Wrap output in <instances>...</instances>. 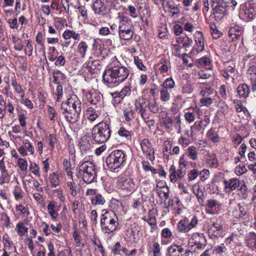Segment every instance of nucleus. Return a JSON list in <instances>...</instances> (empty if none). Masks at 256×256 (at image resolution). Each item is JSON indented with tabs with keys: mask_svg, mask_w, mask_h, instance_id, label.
I'll return each mask as SVG.
<instances>
[{
	"mask_svg": "<svg viewBox=\"0 0 256 256\" xmlns=\"http://www.w3.org/2000/svg\"><path fill=\"white\" fill-rule=\"evenodd\" d=\"M129 74L128 68L118 62L114 66L106 70L102 78L104 82L108 87L113 88L124 82Z\"/></svg>",
	"mask_w": 256,
	"mask_h": 256,
	"instance_id": "1",
	"label": "nucleus"
},
{
	"mask_svg": "<svg viewBox=\"0 0 256 256\" xmlns=\"http://www.w3.org/2000/svg\"><path fill=\"white\" fill-rule=\"evenodd\" d=\"M60 110L68 122L74 124L78 122L82 111V103L76 94H72L62 103Z\"/></svg>",
	"mask_w": 256,
	"mask_h": 256,
	"instance_id": "2",
	"label": "nucleus"
},
{
	"mask_svg": "<svg viewBox=\"0 0 256 256\" xmlns=\"http://www.w3.org/2000/svg\"><path fill=\"white\" fill-rule=\"evenodd\" d=\"M111 134L110 122H101L94 126L92 130V136L95 142L103 144L107 142Z\"/></svg>",
	"mask_w": 256,
	"mask_h": 256,
	"instance_id": "3",
	"label": "nucleus"
},
{
	"mask_svg": "<svg viewBox=\"0 0 256 256\" xmlns=\"http://www.w3.org/2000/svg\"><path fill=\"white\" fill-rule=\"evenodd\" d=\"M118 218L114 212L106 211L102 214L100 228L104 234H110L114 232L118 225Z\"/></svg>",
	"mask_w": 256,
	"mask_h": 256,
	"instance_id": "4",
	"label": "nucleus"
},
{
	"mask_svg": "<svg viewBox=\"0 0 256 256\" xmlns=\"http://www.w3.org/2000/svg\"><path fill=\"white\" fill-rule=\"evenodd\" d=\"M126 154L122 150L112 151L106 158V164L112 170L122 166L126 163Z\"/></svg>",
	"mask_w": 256,
	"mask_h": 256,
	"instance_id": "5",
	"label": "nucleus"
},
{
	"mask_svg": "<svg viewBox=\"0 0 256 256\" xmlns=\"http://www.w3.org/2000/svg\"><path fill=\"white\" fill-rule=\"evenodd\" d=\"M78 174L85 183H92L96 176L95 166L92 162H84L79 166Z\"/></svg>",
	"mask_w": 256,
	"mask_h": 256,
	"instance_id": "6",
	"label": "nucleus"
},
{
	"mask_svg": "<svg viewBox=\"0 0 256 256\" xmlns=\"http://www.w3.org/2000/svg\"><path fill=\"white\" fill-rule=\"evenodd\" d=\"M120 19L118 26L120 38L124 40L130 39L134 34V27L131 20L128 17L120 16L118 14Z\"/></svg>",
	"mask_w": 256,
	"mask_h": 256,
	"instance_id": "7",
	"label": "nucleus"
},
{
	"mask_svg": "<svg viewBox=\"0 0 256 256\" xmlns=\"http://www.w3.org/2000/svg\"><path fill=\"white\" fill-rule=\"evenodd\" d=\"M118 189L125 196L132 194L136 189L134 180L128 176H120L117 180Z\"/></svg>",
	"mask_w": 256,
	"mask_h": 256,
	"instance_id": "8",
	"label": "nucleus"
},
{
	"mask_svg": "<svg viewBox=\"0 0 256 256\" xmlns=\"http://www.w3.org/2000/svg\"><path fill=\"white\" fill-rule=\"evenodd\" d=\"M240 16L246 20H251L256 16V4L253 1H248L241 6Z\"/></svg>",
	"mask_w": 256,
	"mask_h": 256,
	"instance_id": "9",
	"label": "nucleus"
},
{
	"mask_svg": "<svg viewBox=\"0 0 256 256\" xmlns=\"http://www.w3.org/2000/svg\"><path fill=\"white\" fill-rule=\"evenodd\" d=\"M114 0H96L92 4V9L96 15L104 16L113 4Z\"/></svg>",
	"mask_w": 256,
	"mask_h": 256,
	"instance_id": "10",
	"label": "nucleus"
},
{
	"mask_svg": "<svg viewBox=\"0 0 256 256\" xmlns=\"http://www.w3.org/2000/svg\"><path fill=\"white\" fill-rule=\"evenodd\" d=\"M198 218L196 216H193L190 220L184 218L178 224V228L180 232H188L192 228L196 227L198 224Z\"/></svg>",
	"mask_w": 256,
	"mask_h": 256,
	"instance_id": "11",
	"label": "nucleus"
},
{
	"mask_svg": "<svg viewBox=\"0 0 256 256\" xmlns=\"http://www.w3.org/2000/svg\"><path fill=\"white\" fill-rule=\"evenodd\" d=\"M142 153L147 159L154 161L155 159L154 150L152 143L148 139L142 140L140 143Z\"/></svg>",
	"mask_w": 256,
	"mask_h": 256,
	"instance_id": "12",
	"label": "nucleus"
},
{
	"mask_svg": "<svg viewBox=\"0 0 256 256\" xmlns=\"http://www.w3.org/2000/svg\"><path fill=\"white\" fill-rule=\"evenodd\" d=\"M222 228L220 220H217L208 226V234L211 238L220 236L222 234Z\"/></svg>",
	"mask_w": 256,
	"mask_h": 256,
	"instance_id": "13",
	"label": "nucleus"
},
{
	"mask_svg": "<svg viewBox=\"0 0 256 256\" xmlns=\"http://www.w3.org/2000/svg\"><path fill=\"white\" fill-rule=\"evenodd\" d=\"M196 45L193 48L194 52H196L197 54L202 52L204 49V36L202 32L196 31L194 35Z\"/></svg>",
	"mask_w": 256,
	"mask_h": 256,
	"instance_id": "14",
	"label": "nucleus"
},
{
	"mask_svg": "<svg viewBox=\"0 0 256 256\" xmlns=\"http://www.w3.org/2000/svg\"><path fill=\"white\" fill-rule=\"evenodd\" d=\"M226 4L219 1L214 8V15L216 20L219 21L224 15L226 10Z\"/></svg>",
	"mask_w": 256,
	"mask_h": 256,
	"instance_id": "15",
	"label": "nucleus"
},
{
	"mask_svg": "<svg viewBox=\"0 0 256 256\" xmlns=\"http://www.w3.org/2000/svg\"><path fill=\"white\" fill-rule=\"evenodd\" d=\"M224 188L226 192L233 191L239 188L240 181L238 178H232L224 181Z\"/></svg>",
	"mask_w": 256,
	"mask_h": 256,
	"instance_id": "16",
	"label": "nucleus"
},
{
	"mask_svg": "<svg viewBox=\"0 0 256 256\" xmlns=\"http://www.w3.org/2000/svg\"><path fill=\"white\" fill-rule=\"evenodd\" d=\"M183 168H179L176 170L175 166L172 165L169 169L170 173V180L172 182H176L177 180V178L182 179L186 174V171L182 170Z\"/></svg>",
	"mask_w": 256,
	"mask_h": 256,
	"instance_id": "17",
	"label": "nucleus"
},
{
	"mask_svg": "<svg viewBox=\"0 0 256 256\" xmlns=\"http://www.w3.org/2000/svg\"><path fill=\"white\" fill-rule=\"evenodd\" d=\"M242 30L238 26L231 28L228 31V36L232 42L242 40Z\"/></svg>",
	"mask_w": 256,
	"mask_h": 256,
	"instance_id": "18",
	"label": "nucleus"
},
{
	"mask_svg": "<svg viewBox=\"0 0 256 256\" xmlns=\"http://www.w3.org/2000/svg\"><path fill=\"white\" fill-rule=\"evenodd\" d=\"M184 248L180 245L174 244L168 248L166 256H183Z\"/></svg>",
	"mask_w": 256,
	"mask_h": 256,
	"instance_id": "19",
	"label": "nucleus"
},
{
	"mask_svg": "<svg viewBox=\"0 0 256 256\" xmlns=\"http://www.w3.org/2000/svg\"><path fill=\"white\" fill-rule=\"evenodd\" d=\"M52 78V82L55 84H63L66 79V75L58 70H53Z\"/></svg>",
	"mask_w": 256,
	"mask_h": 256,
	"instance_id": "20",
	"label": "nucleus"
},
{
	"mask_svg": "<svg viewBox=\"0 0 256 256\" xmlns=\"http://www.w3.org/2000/svg\"><path fill=\"white\" fill-rule=\"evenodd\" d=\"M47 209L50 217L54 220H56L58 216V210H56V202L53 200L50 202L47 206Z\"/></svg>",
	"mask_w": 256,
	"mask_h": 256,
	"instance_id": "21",
	"label": "nucleus"
},
{
	"mask_svg": "<svg viewBox=\"0 0 256 256\" xmlns=\"http://www.w3.org/2000/svg\"><path fill=\"white\" fill-rule=\"evenodd\" d=\"M238 210H236V212H233V215L236 218H240L242 216H246V218H248V208L246 205L243 204L241 205L239 204L238 205Z\"/></svg>",
	"mask_w": 256,
	"mask_h": 256,
	"instance_id": "22",
	"label": "nucleus"
},
{
	"mask_svg": "<svg viewBox=\"0 0 256 256\" xmlns=\"http://www.w3.org/2000/svg\"><path fill=\"white\" fill-rule=\"evenodd\" d=\"M86 98L88 102L91 104H96L100 100V95L96 92H90L86 94Z\"/></svg>",
	"mask_w": 256,
	"mask_h": 256,
	"instance_id": "23",
	"label": "nucleus"
},
{
	"mask_svg": "<svg viewBox=\"0 0 256 256\" xmlns=\"http://www.w3.org/2000/svg\"><path fill=\"white\" fill-rule=\"evenodd\" d=\"M245 244L250 248H256V234L250 233L245 240Z\"/></svg>",
	"mask_w": 256,
	"mask_h": 256,
	"instance_id": "24",
	"label": "nucleus"
},
{
	"mask_svg": "<svg viewBox=\"0 0 256 256\" xmlns=\"http://www.w3.org/2000/svg\"><path fill=\"white\" fill-rule=\"evenodd\" d=\"M176 42L179 44H182L183 47L186 48L190 47L192 44V39L189 38L186 35L177 38Z\"/></svg>",
	"mask_w": 256,
	"mask_h": 256,
	"instance_id": "25",
	"label": "nucleus"
},
{
	"mask_svg": "<svg viewBox=\"0 0 256 256\" xmlns=\"http://www.w3.org/2000/svg\"><path fill=\"white\" fill-rule=\"evenodd\" d=\"M90 200L92 204L94 206H102L106 202L104 198L100 194L92 196Z\"/></svg>",
	"mask_w": 256,
	"mask_h": 256,
	"instance_id": "26",
	"label": "nucleus"
},
{
	"mask_svg": "<svg viewBox=\"0 0 256 256\" xmlns=\"http://www.w3.org/2000/svg\"><path fill=\"white\" fill-rule=\"evenodd\" d=\"M237 92L240 98H246L248 96L250 88L248 84H240L237 88Z\"/></svg>",
	"mask_w": 256,
	"mask_h": 256,
	"instance_id": "27",
	"label": "nucleus"
},
{
	"mask_svg": "<svg viewBox=\"0 0 256 256\" xmlns=\"http://www.w3.org/2000/svg\"><path fill=\"white\" fill-rule=\"evenodd\" d=\"M123 115L126 122H130L134 118V110L130 107L122 108Z\"/></svg>",
	"mask_w": 256,
	"mask_h": 256,
	"instance_id": "28",
	"label": "nucleus"
},
{
	"mask_svg": "<svg viewBox=\"0 0 256 256\" xmlns=\"http://www.w3.org/2000/svg\"><path fill=\"white\" fill-rule=\"evenodd\" d=\"M87 118L90 122L94 121L98 117V112L92 107L88 108L86 112Z\"/></svg>",
	"mask_w": 256,
	"mask_h": 256,
	"instance_id": "29",
	"label": "nucleus"
},
{
	"mask_svg": "<svg viewBox=\"0 0 256 256\" xmlns=\"http://www.w3.org/2000/svg\"><path fill=\"white\" fill-rule=\"evenodd\" d=\"M16 228L18 234L20 236H26L28 228L25 226L24 222H20L17 224Z\"/></svg>",
	"mask_w": 256,
	"mask_h": 256,
	"instance_id": "30",
	"label": "nucleus"
},
{
	"mask_svg": "<svg viewBox=\"0 0 256 256\" xmlns=\"http://www.w3.org/2000/svg\"><path fill=\"white\" fill-rule=\"evenodd\" d=\"M186 155L191 160H196L198 159V152L196 148L192 146L186 149Z\"/></svg>",
	"mask_w": 256,
	"mask_h": 256,
	"instance_id": "31",
	"label": "nucleus"
},
{
	"mask_svg": "<svg viewBox=\"0 0 256 256\" xmlns=\"http://www.w3.org/2000/svg\"><path fill=\"white\" fill-rule=\"evenodd\" d=\"M88 50V46L84 42H80L78 46V52L82 58H84Z\"/></svg>",
	"mask_w": 256,
	"mask_h": 256,
	"instance_id": "32",
	"label": "nucleus"
},
{
	"mask_svg": "<svg viewBox=\"0 0 256 256\" xmlns=\"http://www.w3.org/2000/svg\"><path fill=\"white\" fill-rule=\"evenodd\" d=\"M120 136L124 140H130L132 138V132L124 127H121L118 132Z\"/></svg>",
	"mask_w": 256,
	"mask_h": 256,
	"instance_id": "33",
	"label": "nucleus"
},
{
	"mask_svg": "<svg viewBox=\"0 0 256 256\" xmlns=\"http://www.w3.org/2000/svg\"><path fill=\"white\" fill-rule=\"evenodd\" d=\"M210 28L213 38L218 39L222 36V33L217 29L214 24L211 23L210 25Z\"/></svg>",
	"mask_w": 256,
	"mask_h": 256,
	"instance_id": "34",
	"label": "nucleus"
},
{
	"mask_svg": "<svg viewBox=\"0 0 256 256\" xmlns=\"http://www.w3.org/2000/svg\"><path fill=\"white\" fill-rule=\"evenodd\" d=\"M208 164L212 168H216L219 166L218 160L214 154H210L208 155Z\"/></svg>",
	"mask_w": 256,
	"mask_h": 256,
	"instance_id": "35",
	"label": "nucleus"
},
{
	"mask_svg": "<svg viewBox=\"0 0 256 256\" xmlns=\"http://www.w3.org/2000/svg\"><path fill=\"white\" fill-rule=\"evenodd\" d=\"M194 193L197 198L198 202L200 205H202L204 203V194L202 189L200 188L196 189L194 188Z\"/></svg>",
	"mask_w": 256,
	"mask_h": 256,
	"instance_id": "36",
	"label": "nucleus"
},
{
	"mask_svg": "<svg viewBox=\"0 0 256 256\" xmlns=\"http://www.w3.org/2000/svg\"><path fill=\"white\" fill-rule=\"evenodd\" d=\"M142 166L144 170L146 172H150L152 174H156L157 173V170L150 165L148 161H142Z\"/></svg>",
	"mask_w": 256,
	"mask_h": 256,
	"instance_id": "37",
	"label": "nucleus"
},
{
	"mask_svg": "<svg viewBox=\"0 0 256 256\" xmlns=\"http://www.w3.org/2000/svg\"><path fill=\"white\" fill-rule=\"evenodd\" d=\"M13 194L15 199L18 201L22 200L24 198L22 190L21 188L18 186L14 187Z\"/></svg>",
	"mask_w": 256,
	"mask_h": 256,
	"instance_id": "38",
	"label": "nucleus"
},
{
	"mask_svg": "<svg viewBox=\"0 0 256 256\" xmlns=\"http://www.w3.org/2000/svg\"><path fill=\"white\" fill-rule=\"evenodd\" d=\"M248 78L253 80H256V66H252L248 70L247 72Z\"/></svg>",
	"mask_w": 256,
	"mask_h": 256,
	"instance_id": "39",
	"label": "nucleus"
},
{
	"mask_svg": "<svg viewBox=\"0 0 256 256\" xmlns=\"http://www.w3.org/2000/svg\"><path fill=\"white\" fill-rule=\"evenodd\" d=\"M50 180L52 188H56L60 184L58 176L55 172H52L50 174Z\"/></svg>",
	"mask_w": 256,
	"mask_h": 256,
	"instance_id": "40",
	"label": "nucleus"
},
{
	"mask_svg": "<svg viewBox=\"0 0 256 256\" xmlns=\"http://www.w3.org/2000/svg\"><path fill=\"white\" fill-rule=\"evenodd\" d=\"M170 94L168 90L162 88L160 90V98L162 102H168L170 100Z\"/></svg>",
	"mask_w": 256,
	"mask_h": 256,
	"instance_id": "41",
	"label": "nucleus"
},
{
	"mask_svg": "<svg viewBox=\"0 0 256 256\" xmlns=\"http://www.w3.org/2000/svg\"><path fill=\"white\" fill-rule=\"evenodd\" d=\"M146 106H148L150 111L154 114L158 113L159 112L158 105L155 101L153 102H149Z\"/></svg>",
	"mask_w": 256,
	"mask_h": 256,
	"instance_id": "42",
	"label": "nucleus"
},
{
	"mask_svg": "<svg viewBox=\"0 0 256 256\" xmlns=\"http://www.w3.org/2000/svg\"><path fill=\"white\" fill-rule=\"evenodd\" d=\"M48 118L51 121L54 122L57 120V113L54 108L48 106Z\"/></svg>",
	"mask_w": 256,
	"mask_h": 256,
	"instance_id": "43",
	"label": "nucleus"
},
{
	"mask_svg": "<svg viewBox=\"0 0 256 256\" xmlns=\"http://www.w3.org/2000/svg\"><path fill=\"white\" fill-rule=\"evenodd\" d=\"M175 82L172 78H166L162 85V88H166V90L172 89L174 88Z\"/></svg>",
	"mask_w": 256,
	"mask_h": 256,
	"instance_id": "44",
	"label": "nucleus"
},
{
	"mask_svg": "<svg viewBox=\"0 0 256 256\" xmlns=\"http://www.w3.org/2000/svg\"><path fill=\"white\" fill-rule=\"evenodd\" d=\"M143 219L150 226L155 225L156 224V219L154 216L152 214L150 210L149 211L148 215L144 216Z\"/></svg>",
	"mask_w": 256,
	"mask_h": 256,
	"instance_id": "45",
	"label": "nucleus"
},
{
	"mask_svg": "<svg viewBox=\"0 0 256 256\" xmlns=\"http://www.w3.org/2000/svg\"><path fill=\"white\" fill-rule=\"evenodd\" d=\"M30 170L34 175L40 176V167L35 162H30Z\"/></svg>",
	"mask_w": 256,
	"mask_h": 256,
	"instance_id": "46",
	"label": "nucleus"
},
{
	"mask_svg": "<svg viewBox=\"0 0 256 256\" xmlns=\"http://www.w3.org/2000/svg\"><path fill=\"white\" fill-rule=\"evenodd\" d=\"M110 94L112 97V102L114 105L118 104L124 98H121V96H120V94L118 93V92H112Z\"/></svg>",
	"mask_w": 256,
	"mask_h": 256,
	"instance_id": "47",
	"label": "nucleus"
},
{
	"mask_svg": "<svg viewBox=\"0 0 256 256\" xmlns=\"http://www.w3.org/2000/svg\"><path fill=\"white\" fill-rule=\"evenodd\" d=\"M202 121H200L198 123L196 122L190 128V136L192 137L195 134L196 132L200 131L202 128Z\"/></svg>",
	"mask_w": 256,
	"mask_h": 256,
	"instance_id": "48",
	"label": "nucleus"
},
{
	"mask_svg": "<svg viewBox=\"0 0 256 256\" xmlns=\"http://www.w3.org/2000/svg\"><path fill=\"white\" fill-rule=\"evenodd\" d=\"M67 186L70 190V194L73 196L77 194L76 184L73 182H68Z\"/></svg>",
	"mask_w": 256,
	"mask_h": 256,
	"instance_id": "49",
	"label": "nucleus"
},
{
	"mask_svg": "<svg viewBox=\"0 0 256 256\" xmlns=\"http://www.w3.org/2000/svg\"><path fill=\"white\" fill-rule=\"evenodd\" d=\"M196 116V112H186L184 114V117L186 121L189 123L194 122Z\"/></svg>",
	"mask_w": 256,
	"mask_h": 256,
	"instance_id": "50",
	"label": "nucleus"
},
{
	"mask_svg": "<svg viewBox=\"0 0 256 256\" xmlns=\"http://www.w3.org/2000/svg\"><path fill=\"white\" fill-rule=\"evenodd\" d=\"M160 250L161 248L160 244L158 242H154L152 247L154 256H160L161 254Z\"/></svg>",
	"mask_w": 256,
	"mask_h": 256,
	"instance_id": "51",
	"label": "nucleus"
},
{
	"mask_svg": "<svg viewBox=\"0 0 256 256\" xmlns=\"http://www.w3.org/2000/svg\"><path fill=\"white\" fill-rule=\"evenodd\" d=\"M24 146L26 150H28L31 154H33L34 152V148L32 144L28 140H26L24 142Z\"/></svg>",
	"mask_w": 256,
	"mask_h": 256,
	"instance_id": "52",
	"label": "nucleus"
},
{
	"mask_svg": "<svg viewBox=\"0 0 256 256\" xmlns=\"http://www.w3.org/2000/svg\"><path fill=\"white\" fill-rule=\"evenodd\" d=\"M247 171L244 164H240L238 166H237L235 168V172L238 176L242 175L246 173Z\"/></svg>",
	"mask_w": 256,
	"mask_h": 256,
	"instance_id": "53",
	"label": "nucleus"
},
{
	"mask_svg": "<svg viewBox=\"0 0 256 256\" xmlns=\"http://www.w3.org/2000/svg\"><path fill=\"white\" fill-rule=\"evenodd\" d=\"M134 64L139 70L142 71L146 70V66L142 64V60L138 56H135L134 58Z\"/></svg>",
	"mask_w": 256,
	"mask_h": 256,
	"instance_id": "54",
	"label": "nucleus"
},
{
	"mask_svg": "<svg viewBox=\"0 0 256 256\" xmlns=\"http://www.w3.org/2000/svg\"><path fill=\"white\" fill-rule=\"evenodd\" d=\"M131 92V88L130 86H125L120 92H118L121 98H124L126 96L130 95Z\"/></svg>",
	"mask_w": 256,
	"mask_h": 256,
	"instance_id": "55",
	"label": "nucleus"
},
{
	"mask_svg": "<svg viewBox=\"0 0 256 256\" xmlns=\"http://www.w3.org/2000/svg\"><path fill=\"white\" fill-rule=\"evenodd\" d=\"M199 176V172L196 169H194L188 172V179L190 181L195 180Z\"/></svg>",
	"mask_w": 256,
	"mask_h": 256,
	"instance_id": "56",
	"label": "nucleus"
},
{
	"mask_svg": "<svg viewBox=\"0 0 256 256\" xmlns=\"http://www.w3.org/2000/svg\"><path fill=\"white\" fill-rule=\"evenodd\" d=\"M18 165L22 171H26L28 168V162L23 158H20L18 160Z\"/></svg>",
	"mask_w": 256,
	"mask_h": 256,
	"instance_id": "57",
	"label": "nucleus"
},
{
	"mask_svg": "<svg viewBox=\"0 0 256 256\" xmlns=\"http://www.w3.org/2000/svg\"><path fill=\"white\" fill-rule=\"evenodd\" d=\"M57 84L58 86H57L56 89V95L57 96L56 100L58 102H60L61 98H62V94H63L62 86V84Z\"/></svg>",
	"mask_w": 256,
	"mask_h": 256,
	"instance_id": "58",
	"label": "nucleus"
},
{
	"mask_svg": "<svg viewBox=\"0 0 256 256\" xmlns=\"http://www.w3.org/2000/svg\"><path fill=\"white\" fill-rule=\"evenodd\" d=\"M16 209L22 214H26L27 216L30 214V212L27 208L24 206L22 204L18 205L16 206Z\"/></svg>",
	"mask_w": 256,
	"mask_h": 256,
	"instance_id": "59",
	"label": "nucleus"
},
{
	"mask_svg": "<svg viewBox=\"0 0 256 256\" xmlns=\"http://www.w3.org/2000/svg\"><path fill=\"white\" fill-rule=\"evenodd\" d=\"M160 64H162L159 70L160 71V72H166L168 70V62L166 61V60L164 59H161L160 60Z\"/></svg>",
	"mask_w": 256,
	"mask_h": 256,
	"instance_id": "60",
	"label": "nucleus"
},
{
	"mask_svg": "<svg viewBox=\"0 0 256 256\" xmlns=\"http://www.w3.org/2000/svg\"><path fill=\"white\" fill-rule=\"evenodd\" d=\"M210 172L208 170L204 169L201 172H199V175L201 180L204 181L207 180L210 175Z\"/></svg>",
	"mask_w": 256,
	"mask_h": 256,
	"instance_id": "61",
	"label": "nucleus"
},
{
	"mask_svg": "<svg viewBox=\"0 0 256 256\" xmlns=\"http://www.w3.org/2000/svg\"><path fill=\"white\" fill-rule=\"evenodd\" d=\"M12 85L14 88V90L18 93H23L24 91L20 84H18L16 80H12Z\"/></svg>",
	"mask_w": 256,
	"mask_h": 256,
	"instance_id": "62",
	"label": "nucleus"
},
{
	"mask_svg": "<svg viewBox=\"0 0 256 256\" xmlns=\"http://www.w3.org/2000/svg\"><path fill=\"white\" fill-rule=\"evenodd\" d=\"M220 204L216 200L210 199L208 200L207 206L210 208H212L216 206H220Z\"/></svg>",
	"mask_w": 256,
	"mask_h": 256,
	"instance_id": "63",
	"label": "nucleus"
},
{
	"mask_svg": "<svg viewBox=\"0 0 256 256\" xmlns=\"http://www.w3.org/2000/svg\"><path fill=\"white\" fill-rule=\"evenodd\" d=\"M172 236L171 230L168 228H164L162 231V236L165 238H170Z\"/></svg>",
	"mask_w": 256,
	"mask_h": 256,
	"instance_id": "64",
	"label": "nucleus"
}]
</instances>
